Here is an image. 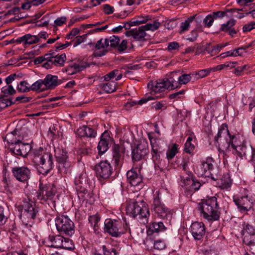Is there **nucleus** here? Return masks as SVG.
Listing matches in <instances>:
<instances>
[{
    "mask_svg": "<svg viewBox=\"0 0 255 255\" xmlns=\"http://www.w3.org/2000/svg\"><path fill=\"white\" fill-rule=\"evenodd\" d=\"M191 79V74H184L179 76L178 81L172 77L167 79H158L155 81H150L148 84L151 96H146L138 101L139 105L146 103L148 101L161 98L164 96L165 90H172L179 88L181 84H185Z\"/></svg>",
    "mask_w": 255,
    "mask_h": 255,
    "instance_id": "nucleus-1",
    "label": "nucleus"
},
{
    "mask_svg": "<svg viewBox=\"0 0 255 255\" xmlns=\"http://www.w3.org/2000/svg\"><path fill=\"white\" fill-rule=\"evenodd\" d=\"M16 207L21 212V220L22 223V231L28 234L34 223V220L38 212L34 202L29 198L24 199L21 204L17 205Z\"/></svg>",
    "mask_w": 255,
    "mask_h": 255,
    "instance_id": "nucleus-2",
    "label": "nucleus"
},
{
    "mask_svg": "<svg viewBox=\"0 0 255 255\" xmlns=\"http://www.w3.org/2000/svg\"><path fill=\"white\" fill-rule=\"evenodd\" d=\"M204 218L209 221L218 220L220 217L219 207L216 197H211L202 200L198 205Z\"/></svg>",
    "mask_w": 255,
    "mask_h": 255,
    "instance_id": "nucleus-3",
    "label": "nucleus"
},
{
    "mask_svg": "<svg viewBox=\"0 0 255 255\" xmlns=\"http://www.w3.org/2000/svg\"><path fill=\"white\" fill-rule=\"evenodd\" d=\"M127 213L130 216L138 217L144 224L148 223L149 211L146 203L143 200L129 202L127 206Z\"/></svg>",
    "mask_w": 255,
    "mask_h": 255,
    "instance_id": "nucleus-4",
    "label": "nucleus"
},
{
    "mask_svg": "<svg viewBox=\"0 0 255 255\" xmlns=\"http://www.w3.org/2000/svg\"><path fill=\"white\" fill-rule=\"evenodd\" d=\"M104 230L113 237H119L130 230L126 220L123 223L118 220L107 219L105 221Z\"/></svg>",
    "mask_w": 255,
    "mask_h": 255,
    "instance_id": "nucleus-5",
    "label": "nucleus"
},
{
    "mask_svg": "<svg viewBox=\"0 0 255 255\" xmlns=\"http://www.w3.org/2000/svg\"><path fill=\"white\" fill-rule=\"evenodd\" d=\"M58 232L61 235L71 237L75 233L74 222L67 215L57 216L55 219Z\"/></svg>",
    "mask_w": 255,
    "mask_h": 255,
    "instance_id": "nucleus-6",
    "label": "nucleus"
},
{
    "mask_svg": "<svg viewBox=\"0 0 255 255\" xmlns=\"http://www.w3.org/2000/svg\"><path fill=\"white\" fill-rule=\"evenodd\" d=\"M55 190L51 185L43 186L39 185V189L36 192V197L41 202H47V204L53 210L56 208Z\"/></svg>",
    "mask_w": 255,
    "mask_h": 255,
    "instance_id": "nucleus-7",
    "label": "nucleus"
},
{
    "mask_svg": "<svg viewBox=\"0 0 255 255\" xmlns=\"http://www.w3.org/2000/svg\"><path fill=\"white\" fill-rule=\"evenodd\" d=\"M231 136L227 126L223 124L219 129L217 135L215 137V141L218 144L220 149H230Z\"/></svg>",
    "mask_w": 255,
    "mask_h": 255,
    "instance_id": "nucleus-8",
    "label": "nucleus"
},
{
    "mask_svg": "<svg viewBox=\"0 0 255 255\" xmlns=\"http://www.w3.org/2000/svg\"><path fill=\"white\" fill-rule=\"evenodd\" d=\"M151 210L155 214L161 219H167L171 218L172 214L170 210L161 202L159 194L154 195Z\"/></svg>",
    "mask_w": 255,
    "mask_h": 255,
    "instance_id": "nucleus-9",
    "label": "nucleus"
},
{
    "mask_svg": "<svg viewBox=\"0 0 255 255\" xmlns=\"http://www.w3.org/2000/svg\"><path fill=\"white\" fill-rule=\"evenodd\" d=\"M55 156L58 164V168L61 173L66 174L69 171L71 164L68 160L67 152L60 148H55Z\"/></svg>",
    "mask_w": 255,
    "mask_h": 255,
    "instance_id": "nucleus-10",
    "label": "nucleus"
},
{
    "mask_svg": "<svg viewBox=\"0 0 255 255\" xmlns=\"http://www.w3.org/2000/svg\"><path fill=\"white\" fill-rule=\"evenodd\" d=\"M41 158H36V165L40 173L47 174L53 166L52 155L49 152L44 153Z\"/></svg>",
    "mask_w": 255,
    "mask_h": 255,
    "instance_id": "nucleus-11",
    "label": "nucleus"
},
{
    "mask_svg": "<svg viewBox=\"0 0 255 255\" xmlns=\"http://www.w3.org/2000/svg\"><path fill=\"white\" fill-rule=\"evenodd\" d=\"M244 195L241 197L234 196L233 201L241 212L250 210L254 204L255 200L249 196L248 190L244 189Z\"/></svg>",
    "mask_w": 255,
    "mask_h": 255,
    "instance_id": "nucleus-12",
    "label": "nucleus"
},
{
    "mask_svg": "<svg viewBox=\"0 0 255 255\" xmlns=\"http://www.w3.org/2000/svg\"><path fill=\"white\" fill-rule=\"evenodd\" d=\"M96 175L99 180H106L109 179L112 173L113 167L107 160L101 161L95 166Z\"/></svg>",
    "mask_w": 255,
    "mask_h": 255,
    "instance_id": "nucleus-13",
    "label": "nucleus"
},
{
    "mask_svg": "<svg viewBox=\"0 0 255 255\" xmlns=\"http://www.w3.org/2000/svg\"><path fill=\"white\" fill-rule=\"evenodd\" d=\"M11 172L13 177L21 182H27L31 177V171L26 166L12 167Z\"/></svg>",
    "mask_w": 255,
    "mask_h": 255,
    "instance_id": "nucleus-14",
    "label": "nucleus"
},
{
    "mask_svg": "<svg viewBox=\"0 0 255 255\" xmlns=\"http://www.w3.org/2000/svg\"><path fill=\"white\" fill-rule=\"evenodd\" d=\"M10 151L13 154L21 156H26L31 149V146L29 142L23 143L18 141L14 144L8 145Z\"/></svg>",
    "mask_w": 255,
    "mask_h": 255,
    "instance_id": "nucleus-15",
    "label": "nucleus"
},
{
    "mask_svg": "<svg viewBox=\"0 0 255 255\" xmlns=\"http://www.w3.org/2000/svg\"><path fill=\"white\" fill-rule=\"evenodd\" d=\"M244 243L248 246L255 245V229L248 223L245 224L242 231Z\"/></svg>",
    "mask_w": 255,
    "mask_h": 255,
    "instance_id": "nucleus-16",
    "label": "nucleus"
},
{
    "mask_svg": "<svg viewBox=\"0 0 255 255\" xmlns=\"http://www.w3.org/2000/svg\"><path fill=\"white\" fill-rule=\"evenodd\" d=\"M148 144L147 141H140L132 151V159L133 161H138L144 157L148 153Z\"/></svg>",
    "mask_w": 255,
    "mask_h": 255,
    "instance_id": "nucleus-17",
    "label": "nucleus"
},
{
    "mask_svg": "<svg viewBox=\"0 0 255 255\" xmlns=\"http://www.w3.org/2000/svg\"><path fill=\"white\" fill-rule=\"evenodd\" d=\"M128 182L133 186L139 185L142 182V177L140 173L139 169L132 168L127 173Z\"/></svg>",
    "mask_w": 255,
    "mask_h": 255,
    "instance_id": "nucleus-18",
    "label": "nucleus"
},
{
    "mask_svg": "<svg viewBox=\"0 0 255 255\" xmlns=\"http://www.w3.org/2000/svg\"><path fill=\"white\" fill-rule=\"evenodd\" d=\"M191 234L195 240L202 239L205 233V227L202 222H196L192 224L190 227Z\"/></svg>",
    "mask_w": 255,
    "mask_h": 255,
    "instance_id": "nucleus-19",
    "label": "nucleus"
},
{
    "mask_svg": "<svg viewBox=\"0 0 255 255\" xmlns=\"http://www.w3.org/2000/svg\"><path fill=\"white\" fill-rule=\"evenodd\" d=\"M213 162V159L211 157H207L205 161L202 162L199 167L201 176L209 177L212 175L211 171L214 169Z\"/></svg>",
    "mask_w": 255,
    "mask_h": 255,
    "instance_id": "nucleus-20",
    "label": "nucleus"
},
{
    "mask_svg": "<svg viewBox=\"0 0 255 255\" xmlns=\"http://www.w3.org/2000/svg\"><path fill=\"white\" fill-rule=\"evenodd\" d=\"M89 66V64L86 61H81L78 63H74L69 64L65 69V71L69 75H73L84 70Z\"/></svg>",
    "mask_w": 255,
    "mask_h": 255,
    "instance_id": "nucleus-21",
    "label": "nucleus"
},
{
    "mask_svg": "<svg viewBox=\"0 0 255 255\" xmlns=\"http://www.w3.org/2000/svg\"><path fill=\"white\" fill-rule=\"evenodd\" d=\"M14 133L18 134V137H20V141L22 140L28 141L31 139L32 133L25 126H21L18 124L14 129Z\"/></svg>",
    "mask_w": 255,
    "mask_h": 255,
    "instance_id": "nucleus-22",
    "label": "nucleus"
},
{
    "mask_svg": "<svg viewBox=\"0 0 255 255\" xmlns=\"http://www.w3.org/2000/svg\"><path fill=\"white\" fill-rule=\"evenodd\" d=\"M246 143L247 142L245 141L242 136L239 134L231 135L230 141V148L231 147L234 150L233 153H235L238 149H241V147Z\"/></svg>",
    "mask_w": 255,
    "mask_h": 255,
    "instance_id": "nucleus-23",
    "label": "nucleus"
},
{
    "mask_svg": "<svg viewBox=\"0 0 255 255\" xmlns=\"http://www.w3.org/2000/svg\"><path fill=\"white\" fill-rule=\"evenodd\" d=\"M76 133L80 137L94 138L97 135V131L93 127L84 126L77 129Z\"/></svg>",
    "mask_w": 255,
    "mask_h": 255,
    "instance_id": "nucleus-24",
    "label": "nucleus"
},
{
    "mask_svg": "<svg viewBox=\"0 0 255 255\" xmlns=\"http://www.w3.org/2000/svg\"><path fill=\"white\" fill-rule=\"evenodd\" d=\"M236 23V20L231 19L228 20L226 23L221 25L220 31L228 33L232 37H234L237 33V30L234 27Z\"/></svg>",
    "mask_w": 255,
    "mask_h": 255,
    "instance_id": "nucleus-25",
    "label": "nucleus"
},
{
    "mask_svg": "<svg viewBox=\"0 0 255 255\" xmlns=\"http://www.w3.org/2000/svg\"><path fill=\"white\" fill-rule=\"evenodd\" d=\"M226 12L222 11L213 12L207 15L203 19V24L205 27L210 28L215 19L221 18L225 16Z\"/></svg>",
    "mask_w": 255,
    "mask_h": 255,
    "instance_id": "nucleus-26",
    "label": "nucleus"
},
{
    "mask_svg": "<svg viewBox=\"0 0 255 255\" xmlns=\"http://www.w3.org/2000/svg\"><path fill=\"white\" fill-rule=\"evenodd\" d=\"M94 255H119V253L115 248L107 247L105 245L99 246L92 251Z\"/></svg>",
    "mask_w": 255,
    "mask_h": 255,
    "instance_id": "nucleus-27",
    "label": "nucleus"
},
{
    "mask_svg": "<svg viewBox=\"0 0 255 255\" xmlns=\"http://www.w3.org/2000/svg\"><path fill=\"white\" fill-rule=\"evenodd\" d=\"M110 136L107 132L103 133L98 145V150L100 154H103L109 149Z\"/></svg>",
    "mask_w": 255,
    "mask_h": 255,
    "instance_id": "nucleus-28",
    "label": "nucleus"
},
{
    "mask_svg": "<svg viewBox=\"0 0 255 255\" xmlns=\"http://www.w3.org/2000/svg\"><path fill=\"white\" fill-rule=\"evenodd\" d=\"M146 30L144 28V25L139 27L138 28L132 29L126 32L127 36H133L134 39H141L144 38L146 36Z\"/></svg>",
    "mask_w": 255,
    "mask_h": 255,
    "instance_id": "nucleus-29",
    "label": "nucleus"
},
{
    "mask_svg": "<svg viewBox=\"0 0 255 255\" xmlns=\"http://www.w3.org/2000/svg\"><path fill=\"white\" fill-rule=\"evenodd\" d=\"M63 240L64 237L61 235L49 236L46 243L48 247L60 248Z\"/></svg>",
    "mask_w": 255,
    "mask_h": 255,
    "instance_id": "nucleus-30",
    "label": "nucleus"
},
{
    "mask_svg": "<svg viewBox=\"0 0 255 255\" xmlns=\"http://www.w3.org/2000/svg\"><path fill=\"white\" fill-rule=\"evenodd\" d=\"M253 147L249 144H245L241 147V149H238L235 154H237L241 158L246 159L250 158L253 154Z\"/></svg>",
    "mask_w": 255,
    "mask_h": 255,
    "instance_id": "nucleus-31",
    "label": "nucleus"
},
{
    "mask_svg": "<svg viewBox=\"0 0 255 255\" xmlns=\"http://www.w3.org/2000/svg\"><path fill=\"white\" fill-rule=\"evenodd\" d=\"M16 41L18 43L23 42L24 45H31L37 43L39 41V37L36 35L26 34L22 36L17 38Z\"/></svg>",
    "mask_w": 255,
    "mask_h": 255,
    "instance_id": "nucleus-32",
    "label": "nucleus"
},
{
    "mask_svg": "<svg viewBox=\"0 0 255 255\" xmlns=\"http://www.w3.org/2000/svg\"><path fill=\"white\" fill-rule=\"evenodd\" d=\"M43 80L47 90L52 89L58 85V77L56 76L47 75Z\"/></svg>",
    "mask_w": 255,
    "mask_h": 255,
    "instance_id": "nucleus-33",
    "label": "nucleus"
},
{
    "mask_svg": "<svg viewBox=\"0 0 255 255\" xmlns=\"http://www.w3.org/2000/svg\"><path fill=\"white\" fill-rule=\"evenodd\" d=\"M83 175H81L79 176V179H76V185H77V189L78 192V196L79 198H85L86 196H87L88 197L89 194H88V191L86 189V187H83V181L81 180V179Z\"/></svg>",
    "mask_w": 255,
    "mask_h": 255,
    "instance_id": "nucleus-34",
    "label": "nucleus"
},
{
    "mask_svg": "<svg viewBox=\"0 0 255 255\" xmlns=\"http://www.w3.org/2000/svg\"><path fill=\"white\" fill-rule=\"evenodd\" d=\"M124 156V153L118 146H115L113 150V159L116 166L121 165Z\"/></svg>",
    "mask_w": 255,
    "mask_h": 255,
    "instance_id": "nucleus-35",
    "label": "nucleus"
},
{
    "mask_svg": "<svg viewBox=\"0 0 255 255\" xmlns=\"http://www.w3.org/2000/svg\"><path fill=\"white\" fill-rule=\"evenodd\" d=\"M165 227L163 223L159 222H154L149 225V229L147 230V234L151 235L154 233H158L165 230Z\"/></svg>",
    "mask_w": 255,
    "mask_h": 255,
    "instance_id": "nucleus-36",
    "label": "nucleus"
},
{
    "mask_svg": "<svg viewBox=\"0 0 255 255\" xmlns=\"http://www.w3.org/2000/svg\"><path fill=\"white\" fill-rule=\"evenodd\" d=\"M195 17L196 15L190 16L188 17L184 22H182L181 23L180 30L179 32L180 33L188 30L189 29L190 23H191L194 20H195L197 22L201 21V18H196Z\"/></svg>",
    "mask_w": 255,
    "mask_h": 255,
    "instance_id": "nucleus-37",
    "label": "nucleus"
},
{
    "mask_svg": "<svg viewBox=\"0 0 255 255\" xmlns=\"http://www.w3.org/2000/svg\"><path fill=\"white\" fill-rule=\"evenodd\" d=\"M54 58L53 59V63L54 66L56 67H62L66 59V56L65 53L61 54L60 55L54 54Z\"/></svg>",
    "mask_w": 255,
    "mask_h": 255,
    "instance_id": "nucleus-38",
    "label": "nucleus"
},
{
    "mask_svg": "<svg viewBox=\"0 0 255 255\" xmlns=\"http://www.w3.org/2000/svg\"><path fill=\"white\" fill-rule=\"evenodd\" d=\"M5 140L10 144H14L17 142L20 141V137H18V134L14 133V130L8 133L5 137Z\"/></svg>",
    "mask_w": 255,
    "mask_h": 255,
    "instance_id": "nucleus-39",
    "label": "nucleus"
},
{
    "mask_svg": "<svg viewBox=\"0 0 255 255\" xmlns=\"http://www.w3.org/2000/svg\"><path fill=\"white\" fill-rule=\"evenodd\" d=\"M149 139L152 147V152H162V148L160 145V140L157 138H151L150 135H148Z\"/></svg>",
    "mask_w": 255,
    "mask_h": 255,
    "instance_id": "nucleus-40",
    "label": "nucleus"
},
{
    "mask_svg": "<svg viewBox=\"0 0 255 255\" xmlns=\"http://www.w3.org/2000/svg\"><path fill=\"white\" fill-rule=\"evenodd\" d=\"M232 180L229 175H224L220 180V187L222 189H228L232 185Z\"/></svg>",
    "mask_w": 255,
    "mask_h": 255,
    "instance_id": "nucleus-41",
    "label": "nucleus"
},
{
    "mask_svg": "<svg viewBox=\"0 0 255 255\" xmlns=\"http://www.w3.org/2000/svg\"><path fill=\"white\" fill-rule=\"evenodd\" d=\"M31 91H42L47 90L44 80L39 79L34 82L31 85Z\"/></svg>",
    "mask_w": 255,
    "mask_h": 255,
    "instance_id": "nucleus-42",
    "label": "nucleus"
},
{
    "mask_svg": "<svg viewBox=\"0 0 255 255\" xmlns=\"http://www.w3.org/2000/svg\"><path fill=\"white\" fill-rule=\"evenodd\" d=\"M17 89L19 92L26 93L31 91V85L26 81H22L17 86Z\"/></svg>",
    "mask_w": 255,
    "mask_h": 255,
    "instance_id": "nucleus-43",
    "label": "nucleus"
},
{
    "mask_svg": "<svg viewBox=\"0 0 255 255\" xmlns=\"http://www.w3.org/2000/svg\"><path fill=\"white\" fill-rule=\"evenodd\" d=\"M1 92L3 93V97L13 95L16 93V90L13 88L12 85L3 87L1 88Z\"/></svg>",
    "mask_w": 255,
    "mask_h": 255,
    "instance_id": "nucleus-44",
    "label": "nucleus"
},
{
    "mask_svg": "<svg viewBox=\"0 0 255 255\" xmlns=\"http://www.w3.org/2000/svg\"><path fill=\"white\" fill-rule=\"evenodd\" d=\"M93 45L97 50L105 49L109 46V39L108 38H105L104 39H101L98 40L95 44H93Z\"/></svg>",
    "mask_w": 255,
    "mask_h": 255,
    "instance_id": "nucleus-45",
    "label": "nucleus"
},
{
    "mask_svg": "<svg viewBox=\"0 0 255 255\" xmlns=\"http://www.w3.org/2000/svg\"><path fill=\"white\" fill-rule=\"evenodd\" d=\"M178 152V145L174 144L171 148L166 152V157L168 160H171Z\"/></svg>",
    "mask_w": 255,
    "mask_h": 255,
    "instance_id": "nucleus-46",
    "label": "nucleus"
},
{
    "mask_svg": "<svg viewBox=\"0 0 255 255\" xmlns=\"http://www.w3.org/2000/svg\"><path fill=\"white\" fill-rule=\"evenodd\" d=\"M192 140V138L191 136H189L185 143L184 151L187 153H191L194 149L195 146L194 145L191 143Z\"/></svg>",
    "mask_w": 255,
    "mask_h": 255,
    "instance_id": "nucleus-47",
    "label": "nucleus"
},
{
    "mask_svg": "<svg viewBox=\"0 0 255 255\" xmlns=\"http://www.w3.org/2000/svg\"><path fill=\"white\" fill-rule=\"evenodd\" d=\"M104 91L108 93H111L116 91V84L114 82L104 84L102 86Z\"/></svg>",
    "mask_w": 255,
    "mask_h": 255,
    "instance_id": "nucleus-48",
    "label": "nucleus"
},
{
    "mask_svg": "<svg viewBox=\"0 0 255 255\" xmlns=\"http://www.w3.org/2000/svg\"><path fill=\"white\" fill-rule=\"evenodd\" d=\"M160 26V23L157 21H154L152 23H148L144 25L146 31L151 30L154 31L157 30Z\"/></svg>",
    "mask_w": 255,
    "mask_h": 255,
    "instance_id": "nucleus-49",
    "label": "nucleus"
},
{
    "mask_svg": "<svg viewBox=\"0 0 255 255\" xmlns=\"http://www.w3.org/2000/svg\"><path fill=\"white\" fill-rule=\"evenodd\" d=\"M3 96H0V108L4 109L11 105L14 102H12L10 99L4 98Z\"/></svg>",
    "mask_w": 255,
    "mask_h": 255,
    "instance_id": "nucleus-50",
    "label": "nucleus"
},
{
    "mask_svg": "<svg viewBox=\"0 0 255 255\" xmlns=\"http://www.w3.org/2000/svg\"><path fill=\"white\" fill-rule=\"evenodd\" d=\"M60 248L71 250L73 248L72 241L69 238L64 237V241H62V246Z\"/></svg>",
    "mask_w": 255,
    "mask_h": 255,
    "instance_id": "nucleus-51",
    "label": "nucleus"
},
{
    "mask_svg": "<svg viewBox=\"0 0 255 255\" xmlns=\"http://www.w3.org/2000/svg\"><path fill=\"white\" fill-rule=\"evenodd\" d=\"M108 39L109 45L114 48L117 47L120 41L119 37L116 35L110 36Z\"/></svg>",
    "mask_w": 255,
    "mask_h": 255,
    "instance_id": "nucleus-52",
    "label": "nucleus"
},
{
    "mask_svg": "<svg viewBox=\"0 0 255 255\" xmlns=\"http://www.w3.org/2000/svg\"><path fill=\"white\" fill-rule=\"evenodd\" d=\"M162 152H152L151 151L152 160L154 163L155 167L159 166V164L160 163L161 159L160 158V154Z\"/></svg>",
    "mask_w": 255,
    "mask_h": 255,
    "instance_id": "nucleus-53",
    "label": "nucleus"
},
{
    "mask_svg": "<svg viewBox=\"0 0 255 255\" xmlns=\"http://www.w3.org/2000/svg\"><path fill=\"white\" fill-rule=\"evenodd\" d=\"M181 185L182 186H186L187 185H190L191 183L193 182V178L189 175L188 174L186 176H181Z\"/></svg>",
    "mask_w": 255,
    "mask_h": 255,
    "instance_id": "nucleus-54",
    "label": "nucleus"
},
{
    "mask_svg": "<svg viewBox=\"0 0 255 255\" xmlns=\"http://www.w3.org/2000/svg\"><path fill=\"white\" fill-rule=\"evenodd\" d=\"M142 20H133L130 22V25L131 26H136L138 25L139 24L146 23L149 19H150V17L148 15H146L145 17H141Z\"/></svg>",
    "mask_w": 255,
    "mask_h": 255,
    "instance_id": "nucleus-55",
    "label": "nucleus"
},
{
    "mask_svg": "<svg viewBox=\"0 0 255 255\" xmlns=\"http://www.w3.org/2000/svg\"><path fill=\"white\" fill-rule=\"evenodd\" d=\"M43 150L42 148H40L39 149H35L33 151L32 160L35 165H36V161H35V159L36 158H41L40 157H43V155L44 153L43 152Z\"/></svg>",
    "mask_w": 255,
    "mask_h": 255,
    "instance_id": "nucleus-56",
    "label": "nucleus"
},
{
    "mask_svg": "<svg viewBox=\"0 0 255 255\" xmlns=\"http://www.w3.org/2000/svg\"><path fill=\"white\" fill-rule=\"evenodd\" d=\"M49 18L48 15L44 16L39 21H37L38 26H46L49 24Z\"/></svg>",
    "mask_w": 255,
    "mask_h": 255,
    "instance_id": "nucleus-57",
    "label": "nucleus"
},
{
    "mask_svg": "<svg viewBox=\"0 0 255 255\" xmlns=\"http://www.w3.org/2000/svg\"><path fill=\"white\" fill-rule=\"evenodd\" d=\"M128 48V41L127 40H123L121 43H119L117 48L119 52H123L126 51Z\"/></svg>",
    "mask_w": 255,
    "mask_h": 255,
    "instance_id": "nucleus-58",
    "label": "nucleus"
},
{
    "mask_svg": "<svg viewBox=\"0 0 255 255\" xmlns=\"http://www.w3.org/2000/svg\"><path fill=\"white\" fill-rule=\"evenodd\" d=\"M118 73H119V71L118 70H114L109 72L104 76L105 80L106 81L110 80L111 79L115 77Z\"/></svg>",
    "mask_w": 255,
    "mask_h": 255,
    "instance_id": "nucleus-59",
    "label": "nucleus"
},
{
    "mask_svg": "<svg viewBox=\"0 0 255 255\" xmlns=\"http://www.w3.org/2000/svg\"><path fill=\"white\" fill-rule=\"evenodd\" d=\"M211 71H213L212 68L208 69H203L197 73L196 75L198 76V78H202L207 76Z\"/></svg>",
    "mask_w": 255,
    "mask_h": 255,
    "instance_id": "nucleus-60",
    "label": "nucleus"
},
{
    "mask_svg": "<svg viewBox=\"0 0 255 255\" xmlns=\"http://www.w3.org/2000/svg\"><path fill=\"white\" fill-rule=\"evenodd\" d=\"M165 247V244L163 242L160 240H158L154 242V248L155 249L157 250H162L164 249Z\"/></svg>",
    "mask_w": 255,
    "mask_h": 255,
    "instance_id": "nucleus-61",
    "label": "nucleus"
},
{
    "mask_svg": "<svg viewBox=\"0 0 255 255\" xmlns=\"http://www.w3.org/2000/svg\"><path fill=\"white\" fill-rule=\"evenodd\" d=\"M151 107L153 109H154L156 110L166 108L165 104H163L162 102H156L152 103L151 104Z\"/></svg>",
    "mask_w": 255,
    "mask_h": 255,
    "instance_id": "nucleus-62",
    "label": "nucleus"
},
{
    "mask_svg": "<svg viewBox=\"0 0 255 255\" xmlns=\"http://www.w3.org/2000/svg\"><path fill=\"white\" fill-rule=\"evenodd\" d=\"M100 218L97 215L90 216L89 219V221L91 223V225L94 227L96 226L99 221H100Z\"/></svg>",
    "mask_w": 255,
    "mask_h": 255,
    "instance_id": "nucleus-63",
    "label": "nucleus"
},
{
    "mask_svg": "<svg viewBox=\"0 0 255 255\" xmlns=\"http://www.w3.org/2000/svg\"><path fill=\"white\" fill-rule=\"evenodd\" d=\"M255 28V21H252L250 23L247 24L243 27L244 32L250 31Z\"/></svg>",
    "mask_w": 255,
    "mask_h": 255,
    "instance_id": "nucleus-64",
    "label": "nucleus"
}]
</instances>
